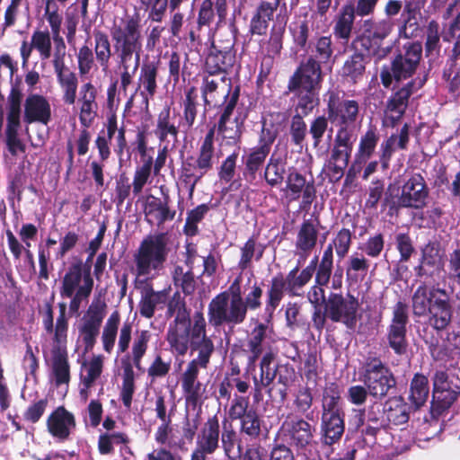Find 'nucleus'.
<instances>
[{"label": "nucleus", "mask_w": 460, "mask_h": 460, "mask_svg": "<svg viewBox=\"0 0 460 460\" xmlns=\"http://www.w3.org/2000/svg\"><path fill=\"white\" fill-rule=\"evenodd\" d=\"M111 36L118 55L120 74V85L126 91L140 64L143 47V35L139 22L134 18L114 22Z\"/></svg>", "instance_id": "obj_1"}, {"label": "nucleus", "mask_w": 460, "mask_h": 460, "mask_svg": "<svg viewBox=\"0 0 460 460\" xmlns=\"http://www.w3.org/2000/svg\"><path fill=\"white\" fill-rule=\"evenodd\" d=\"M169 253L166 234L149 235L145 238L134 254V273L139 281L155 279L164 269Z\"/></svg>", "instance_id": "obj_2"}, {"label": "nucleus", "mask_w": 460, "mask_h": 460, "mask_svg": "<svg viewBox=\"0 0 460 460\" xmlns=\"http://www.w3.org/2000/svg\"><path fill=\"white\" fill-rule=\"evenodd\" d=\"M208 323L214 327L223 324L237 325L244 322L246 316L243 306L241 277H237L228 290L217 294L208 305Z\"/></svg>", "instance_id": "obj_3"}, {"label": "nucleus", "mask_w": 460, "mask_h": 460, "mask_svg": "<svg viewBox=\"0 0 460 460\" xmlns=\"http://www.w3.org/2000/svg\"><path fill=\"white\" fill-rule=\"evenodd\" d=\"M415 315L430 314V324L437 330L445 329L451 320V309L447 293L443 289H429L420 286L412 296Z\"/></svg>", "instance_id": "obj_4"}, {"label": "nucleus", "mask_w": 460, "mask_h": 460, "mask_svg": "<svg viewBox=\"0 0 460 460\" xmlns=\"http://www.w3.org/2000/svg\"><path fill=\"white\" fill-rule=\"evenodd\" d=\"M62 91V100L65 104L75 105L78 111L81 125L88 128L93 122L98 109L96 102L97 90L92 83H85L79 89L76 100L78 79L76 75L58 80Z\"/></svg>", "instance_id": "obj_5"}, {"label": "nucleus", "mask_w": 460, "mask_h": 460, "mask_svg": "<svg viewBox=\"0 0 460 460\" xmlns=\"http://www.w3.org/2000/svg\"><path fill=\"white\" fill-rule=\"evenodd\" d=\"M152 333L147 330L137 331L132 341L131 349L126 359L122 360L123 376L120 397L123 404L129 408L135 392L134 367L144 372L142 359L146 354Z\"/></svg>", "instance_id": "obj_6"}, {"label": "nucleus", "mask_w": 460, "mask_h": 460, "mask_svg": "<svg viewBox=\"0 0 460 460\" xmlns=\"http://www.w3.org/2000/svg\"><path fill=\"white\" fill-rule=\"evenodd\" d=\"M93 279L89 270H84L81 262L71 265L61 279L60 296L69 298V311L77 314L81 305L90 296Z\"/></svg>", "instance_id": "obj_7"}, {"label": "nucleus", "mask_w": 460, "mask_h": 460, "mask_svg": "<svg viewBox=\"0 0 460 460\" xmlns=\"http://www.w3.org/2000/svg\"><path fill=\"white\" fill-rule=\"evenodd\" d=\"M394 26V22L388 18L379 21L372 19L363 21L360 42L368 56L380 60L390 53L392 47L384 46V40L393 31Z\"/></svg>", "instance_id": "obj_8"}, {"label": "nucleus", "mask_w": 460, "mask_h": 460, "mask_svg": "<svg viewBox=\"0 0 460 460\" xmlns=\"http://www.w3.org/2000/svg\"><path fill=\"white\" fill-rule=\"evenodd\" d=\"M404 49L403 54H399L394 59L391 67H383L381 70V82L386 88L391 86L394 79L401 81L411 76L420 63L422 53L420 43H409L404 46Z\"/></svg>", "instance_id": "obj_9"}, {"label": "nucleus", "mask_w": 460, "mask_h": 460, "mask_svg": "<svg viewBox=\"0 0 460 460\" xmlns=\"http://www.w3.org/2000/svg\"><path fill=\"white\" fill-rule=\"evenodd\" d=\"M132 324L129 322L121 324L120 314L118 311H113L102 327L101 341L103 350L111 354L119 335L117 352L118 354L125 353L128 349L132 340Z\"/></svg>", "instance_id": "obj_10"}, {"label": "nucleus", "mask_w": 460, "mask_h": 460, "mask_svg": "<svg viewBox=\"0 0 460 460\" xmlns=\"http://www.w3.org/2000/svg\"><path fill=\"white\" fill-rule=\"evenodd\" d=\"M194 315L190 317L185 309L179 310L171 323L166 340L172 354L186 355L191 343H193Z\"/></svg>", "instance_id": "obj_11"}, {"label": "nucleus", "mask_w": 460, "mask_h": 460, "mask_svg": "<svg viewBox=\"0 0 460 460\" xmlns=\"http://www.w3.org/2000/svg\"><path fill=\"white\" fill-rule=\"evenodd\" d=\"M359 303L350 295L345 296L331 293L326 301L327 316L334 323H341L348 329L354 330L360 315Z\"/></svg>", "instance_id": "obj_12"}, {"label": "nucleus", "mask_w": 460, "mask_h": 460, "mask_svg": "<svg viewBox=\"0 0 460 460\" xmlns=\"http://www.w3.org/2000/svg\"><path fill=\"white\" fill-rule=\"evenodd\" d=\"M190 348L192 351L197 352V356L187 366L206 369L215 351V345L207 334V323L201 312L194 314L193 343Z\"/></svg>", "instance_id": "obj_13"}, {"label": "nucleus", "mask_w": 460, "mask_h": 460, "mask_svg": "<svg viewBox=\"0 0 460 460\" xmlns=\"http://www.w3.org/2000/svg\"><path fill=\"white\" fill-rule=\"evenodd\" d=\"M361 380L367 387L369 395L376 399L385 396L395 385L390 370L377 358L366 364Z\"/></svg>", "instance_id": "obj_14"}, {"label": "nucleus", "mask_w": 460, "mask_h": 460, "mask_svg": "<svg viewBox=\"0 0 460 460\" xmlns=\"http://www.w3.org/2000/svg\"><path fill=\"white\" fill-rule=\"evenodd\" d=\"M238 97L237 92L232 94L218 120V134L228 144H237L242 137V128L245 118L241 114L234 116Z\"/></svg>", "instance_id": "obj_15"}, {"label": "nucleus", "mask_w": 460, "mask_h": 460, "mask_svg": "<svg viewBox=\"0 0 460 460\" xmlns=\"http://www.w3.org/2000/svg\"><path fill=\"white\" fill-rule=\"evenodd\" d=\"M409 321L407 305L399 301L393 307V317L387 330V339L390 347L396 354L406 351V326Z\"/></svg>", "instance_id": "obj_16"}, {"label": "nucleus", "mask_w": 460, "mask_h": 460, "mask_svg": "<svg viewBox=\"0 0 460 460\" xmlns=\"http://www.w3.org/2000/svg\"><path fill=\"white\" fill-rule=\"evenodd\" d=\"M328 117L333 123L341 127H349L358 119L359 106L354 100L339 101L334 92L329 93L327 102Z\"/></svg>", "instance_id": "obj_17"}, {"label": "nucleus", "mask_w": 460, "mask_h": 460, "mask_svg": "<svg viewBox=\"0 0 460 460\" xmlns=\"http://www.w3.org/2000/svg\"><path fill=\"white\" fill-rule=\"evenodd\" d=\"M428 194L429 190L424 178L415 173L402 186L397 202L400 207L420 208L425 205Z\"/></svg>", "instance_id": "obj_18"}, {"label": "nucleus", "mask_w": 460, "mask_h": 460, "mask_svg": "<svg viewBox=\"0 0 460 460\" xmlns=\"http://www.w3.org/2000/svg\"><path fill=\"white\" fill-rule=\"evenodd\" d=\"M22 119L26 125L38 123L48 126L52 120V109L49 99L38 93L29 94L23 103Z\"/></svg>", "instance_id": "obj_19"}, {"label": "nucleus", "mask_w": 460, "mask_h": 460, "mask_svg": "<svg viewBox=\"0 0 460 460\" xmlns=\"http://www.w3.org/2000/svg\"><path fill=\"white\" fill-rule=\"evenodd\" d=\"M322 69L318 61L310 58L300 65L288 82V89L320 90Z\"/></svg>", "instance_id": "obj_20"}, {"label": "nucleus", "mask_w": 460, "mask_h": 460, "mask_svg": "<svg viewBox=\"0 0 460 460\" xmlns=\"http://www.w3.org/2000/svg\"><path fill=\"white\" fill-rule=\"evenodd\" d=\"M283 192L289 201L297 200L302 196L304 207L310 205L315 198L314 181H306L305 177L296 171L288 172Z\"/></svg>", "instance_id": "obj_21"}, {"label": "nucleus", "mask_w": 460, "mask_h": 460, "mask_svg": "<svg viewBox=\"0 0 460 460\" xmlns=\"http://www.w3.org/2000/svg\"><path fill=\"white\" fill-rule=\"evenodd\" d=\"M280 436L291 446L305 447L312 438V427L303 419L288 417L280 428Z\"/></svg>", "instance_id": "obj_22"}, {"label": "nucleus", "mask_w": 460, "mask_h": 460, "mask_svg": "<svg viewBox=\"0 0 460 460\" xmlns=\"http://www.w3.org/2000/svg\"><path fill=\"white\" fill-rule=\"evenodd\" d=\"M59 315L54 325L53 311L51 307H48L43 319V326L48 333H53V349H66L68 318L66 316V305L65 303L58 304Z\"/></svg>", "instance_id": "obj_23"}, {"label": "nucleus", "mask_w": 460, "mask_h": 460, "mask_svg": "<svg viewBox=\"0 0 460 460\" xmlns=\"http://www.w3.org/2000/svg\"><path fill=\"white\" fill-rule=\"evenodd\" d=\"M104 357L94 355L88 361L82 364L80 372L79 395L83 402H86L91 395L92 388L100 378L103 368Z\"/></svg>", "instance_id": "obj_24"}, {"label": "nucleus", "mask_w": 460, "mask_h": 460, "mask_svg": "<svg viewBox=\"0 0 460 460\" xmlns=\"http://www.w3.org/2000/svg\"><path fill=\"white\" fill-rule=\"evenodd\" d=\"M219 423L216 417L209 419L198 438L197 447L191 460H206L207 454H212L218 447Z\"/></svg>", "instance_id": "obj_25"}, {"label": "nucleus", "mask_w": 460, "mask_h": 460, "mask_svg": "<svg viewBox=\"0 0 460 460\" xmlns=\"http://www.w3.org/2000/svg\"><path fill=\"white\" fill-rule=\"evenodd\" d=\"M47 429L52 437L66 440L75 429V418L65 407H58L47 419Z\"/></svg>", "instance_id": "obj_26"}, {"label": "nucleus", "mask_w": 460, "mask_h": 460, "mask_svg": "<svg viewBox=\"0 0 460 460\" xmlns=\"http://www.w3.org/2000/svg\"><path fill=\"white\" fill-rule=\"evenodd\" d=\"M320 222L317 218L305 219L297 230L296 237V254L306 258L317 243Z\"/></svg>", "instance_id": "obj_27"}, {"label": "nucleus", "mask_w": 460, "mask_h": 460, "mask_svg": "<svg viewBox=\"0 0 460 460\" xmlns=\"http://www.w3.org/2000/svg\"><path fill=\"white\" fill-rule=\"evenodd\" d=\"M199 370V368L186 366L181 379L183 396L188 403L194 406L202 402L206 391V386L198 379Z\"/></svg>", "instance_id": "obj_28"}, {"label": "nucleus", "mask_w": 460, "mask_h": 460, "mask_svg": "<svg viewBox=\"0 0 460 460\" xmlns=\"http://www.w3.org/2000/svg\"><path fill=\"white\" fill-rule=\"evenodd\" d=\"M197 252L194 248H187L186 266L176 265L172 270L174 285L181 288L182 292L190 295L194 292L196 281L192 273Z\"/></svg>", "instance_id": "obj_29"}, {"label": "nucleus", "mask_w": 460, "mask_h": 460, "mask_svg": "<svg viewBox=\"0 0 460 460\" xmlns=\"http://www.w3.org/2000/svg\"><path fill=\"white\" fill-rule=\"evenodd\" d=\"M415 82H410L405 86L394 93L387 102L386 120L394 126L402 117L408 106V100L413 93Z\"/></svg>", "instance_id": "obj_30"}, {"label": "nucleus", "mask_w": 460, "mask_h": 460, "mask_svg": "<svg viewBox=\"0 0 460 460\" xmlns=\"http://www.w3.org/2000/svg\"><path fill=\"white\" fill-rule=\"evenodd\" d=\"M146 220L150 224L158 226L164 222L172 220L175 217V210H171L166 200L162 201L155 196L147 197L144 208Z\"/></svg>", "instance_id": "obj_31"}, {"label": "nucleus", "mask_w": 460, "mask_h": 460, "mask_svg": "<svg viewBox=\"0 0 460 460\" xmlns=\"http://www.w3.org/2000/svg\"><path fill=\"white\" fill-rule=\"evenodd\" d=\"M433 398L441 403V407H449L457 398L456 387H452L444 371H438L433 380Z\"/></svg>", "instance_id": "obj_32"}, {"label": "nucleus", "mask_w": 460, "mask_h": 460, "mask_svg": "<svg viewBox=\"0 0 460 460\" xmlns=\"http://www.w3.org/2000/svg\"><path fill=\"white\" fill-rule=\"evenodd\" d=\"M322 442L332 446L340 440L344 432V422L341 414H322Z\"/></svg>", "instance_id": "obj_33"}, {"label": "nucleus", "mask_w": 460, "mask_h": 460, "mask_svg": "<svg viewBox=\"0 0 460 460\" xmlns=\"http://www.w3.org/2000/svg\"><path fill=\"white\" fill-rule=\"evenodd\" d=\"M409 142V127L405 124L399 135L393 134L380 146V162L384 169L388 168L391 157L397 148L405 149Z\"/></svg>", "instance_id": "obj_34"}, {"label": "nucleus", "mask_w": 460, "mask_h": 460, "mask_svg": "<svg viewBox=\"0 0 460 460\" xmlns=\"http://www.w3.org/2000/svg\"><path fill=\"white\" fill-rule=\"evenodd\" d=\"M441 256L438 245L434 243H428L422 249V257L420 265L418 266L417 274L419 276L432 277L439 273L441 266Z\"/></svg>", "instance_id": "obj_35"}, {"label": "nucleus", "mask_w": 460, "mask_h": 460, "mask_svg": "<svg viewBox=\"0 0 460 460\" xmlns=\"http://www.w3.org/2000/svg\"><path fill=\"white\" fill-rule=\"evenodd\" d=\"M168 293L163 291H154L152 288H146L142 293L139 303V313L146 318H151L157 308H163L166 304Z\"/></svg>", "instance_id": "obj_36"}, {"label": "nucleus", "mask_w": 460, "mask_h": 460, "mask_svg": "<svg viewBox=\"0 0 460 460\" xmlns=\"http://www.w3.org/2000/svg\"><path fill=\"white\" fill-rule=\"evenodd\" d=\"M52 376L56 385H67L70 380V366L66 349H52Z\"/></svg>", "instance_id": "obj_37"}, {"label": "nucleus", "mask_w": 460, "mask_h": 460, "mask_svg": "<svg viewBox=\"0 0 460 460\" xmlns=\"http://www.w3.org/2000/svg\"><path fill=\"white\" fill-rule=\"evenodd\" d=\"M156 76L157 66L154 63L146 64L141 67L138 77V89H140V94L145 99L146 104L156 92Z\"/></svg>", "instance_id": "obj_38"}, {"label": "nucleus", "mask_w": 460, "mask_h": 460, "mask_svg": "<svg viewBox=\"0 0 460 460\" xmlns=\"http://www.w3.org/2000/svg\"><path fill=\"white\" fill-rule=\"evenodd\" d=\"M269 326L265 323H259L255 326L247 340L244 351L248 353L249 362L254 364L263 350V341L267 336Z\"/></svg>", "instance_id": "obj_39"}, {"label": "nucleus", "mask_w": 460, "mask_h": 460, "mask_svg": "<svg viewBox=\"0 0 460 460\" xmlns=\"http://www.w3.org/2000/svg\"><path fill=\"white\" fill-rule=\"evenodd\" d=\"M354 19V7L351 5L342 6L339 14L335 18V24L333 28L335 37L347 42L350 38Z\"/></svg>", "instance_id": "obj_40"}, {"label": "nucleus", "mask_w": 460, "mask_h": 460, "mask_svg": "<svg viewBox=\"0 0 460 460\" xmlns=\"http://www.w3.org/2000/svg\"><path fill=\"white\" fill-rule=\"evenodd\" d=\"M233 62L234 57L230 51L211 52L206 59V70L210 75H225Z\"/></svg>", "instance_id": "obj_41"}, {"label": "nucleus", "mask_w": 460, "mask_h": 460, "mask_svg": "<svg viewBox=\"0 0 460 460\" xmlns=\"http://www.w3.org/2000/svg\"><path fill=\"white\" fill-rule=\"evenodd\" d=\"M214 157V129H210L206 135L199 152L195 164L197 171L205 174L213 166Z\"/></svg>", "instance_id": "obj_42"}, {"label": "nucleus", "mask_w": 460, "mask_h": 460, "mask_svg": "<svg viewBox=\"0 0 460 460\" xmlns=\"http://www.w3.org/2000/svg\"><path fill=\"white\" fill-rule=\"evenodd\" d=\"M378 140L379 136L375 129L369 128L360 137L354 163L358 165L366 163L373 155Z\"/></svg>", "instance_id": "obj_43"}, {"label": "nucleus", "mask_w": 460, "mask_h": 460, "mask_svg": "<svg viewBox=\"0 0 460 460\" xmlns=\"http://www.w3.org/2000/svg\"><path fill=\"white\" fill-rule=\"evenodd\" d=\"M106 307L101 296H94L82 318V324L100 329L106 314Z\"/></svg>", "instance_id": "obj_44"}, {"label": "nucleus", "mask_w": 460, "mask_h": 460, "mask_svg": "<svg viewBox=\"0 0 460 460\" xmlns=\"http://www.w3.org/2000/svg\"><path fill=\"white\" fill-rule=\"evenodd\" d=\"M285 172V160L272 154L264 171L265 181L271 187L278 186L282 183Z\"/></svg>", "instance_id": "obj_45"}, {"label": "nucleus", "mask_w": 460, "mask_h": 460, "mask_svg": "<svg viewBox=\"0 0 460 460\" xmlns=\"http://www.w3.org/2000/svg\"><path fill=\"white\" fill-rule=\"evenodd\" d=\"M155 133L161 141H165L168 137L177 138L178 128L175 125V119L171 117L170 108H164L159 113Z\"/></svg>", "instance_id": "obj_46"}, {"label": "nucleus", "mask_w": 460, "mask_h": 460, "mask_svg": "<svg viewBox=\"0 0 460 460\" xmlns=\"http://www.w3.org/2000/svg\"><path fill=\"white\" fill-rule=\"evenodd\" d=\"M93 40L96 59L103 70H106L111 57V46L109 37L105 32L95 30L93 31Z\"/></svg>", "instance_id": "obj_47"}, {"label": "nucleus", "mask_w": 460, "mask_h": 460, "mask_svg": "<svg viewBox=\"0 0 460 460\" xmlns=\"http://www.w3.org/2000/svg\"><path fill=\"white\" fill-rule=\"evenodd\" d=\"M22 94L17 90H12L7 97L6 128H20L22 117Z\"/></svg>", "instance_id": "obj_48"}, {"label": "nucleus", "mask_w": 460, "mask_h": 460, "mask_svg": "<svg viewBox=\"0 0 460 460\" xmlns=\"http://www.w3.org/2000/svg\"><path fill=\"white\" fill-rule=\"evenodd\" d=\"M341 399V389L335 383L328 384L323 394V414H341L339 402Z\"/></svg>", "instance_id": "obj_49"}, {"label": "nucleus", "mask_w": 460, "mask_h": 460, "mask_svg": "<svg viewBox=\"0 0 460 460\" xmlns=\"http://www.w3.org/2000/svg\"><path fill=\"white\" fill-rule=\"evenodd\" d=\"M297 97L296 109L301 110L304 116L309 114L319 102V90L289 89Z\"/></svg>", "instance_id": "obj_50"}, {"label": "nucleus", "mask_w": 460, "mask_h": 460, "mask_svg": "<svg viewBox=\"0 0 460 460\" xmlns=\"http://www.w3.org/2000/svg\"><path fill=\"white\" fill-rule=\"evenodd\" d=\"M429 390L428 378L416 374L411 383L410 400L417 407L423 405L428 398Z\"/></svg>", "instance_id": "obj_51"}, {"label": "nucleus", "mask_w": 460, "mask_h": 460, "mask_svg": "<svg viewBox=\"0 0 460 460\" xmlns=\"http://www.w3.org/2000/svg\"><path fill=\"white\" fill-rule=\"evenodd\" d=\"M286 283L282 278H274L271 281V286L268 291V300L265 306V311L270 317L273 314L275 309L279 306L284 296Z\"/></svg>", "instance_id": "obj_52"}, {"label": "nucleus", "mask_w": 460, "mask_h": 460, "mask_svg": "<svg viewBox=\"0 0 460 460\" xmlns=\"http://www.w3.org/2000/svg\"><path fill=\"white\" fill-rule=\"evenodd\" d=\"M128 441V437L123 432H106L99 437L98 449L102 455H108L112 453L114 445H126Z\"/></svg>", "instance_id": "obj_53"}, {"label": "nucleus", "mask_w": 460, "mask_h": 460, "mask_svg": "<svg viewBox=\"0 0 460 460\" xmlns=\"http://www.w3.org/2000/svg\"><path fill=\"white\" fill-rule=\"evenodd\" d=\"M333 255L332 244H328L323 252L321 262L318 266L315 283L319 285H326L329 280L332 270Z\"/></svg>", "instance_id": "obj_54"}, {"label": "nucleus", "mask_w": 460, "mask_h": 460, "mask_svg": "<svg viewBox=\"0 0 460 460\" xmlns=\"http://www.w3.org/2000/svg\"><path fill=\"white\" fill-rule=\"evenodd\" d=\"M153 168V158L147 157L143 164L136 168L132 187L134 194H139L148 182Z\"/></svg>", "instance_id": "obj_55"}, {"label": "nucleus", "mask_w": 460, "mask_h": 460, "mask_svg": "<svg viewBox=\"0 0 460 460\" xmlns=\"http://www.w3.org/2000/svg\"><path fill=\"white\" fill-rule=\"evenodd\" d=\"M51 35L48 30L45 31H35L32 33L31 40L32 46L39 52L40 58L42 60L48 59L51 56Z\"/></svg>", "instance_id": "obj_56"}, {"label": "nucleus", "mask_w": 460, "mask_h": 460, "mask_svg": "<svg viewBox=\"0 0 460 460\" xmlns=\"http://www.w3.org/2000/svg\"><path fill=\"white\" fill-rule=\"evenodd\" d=\"M264 248L261 244H257L253 239H249L241 249V258L238 266L241 270L247 269L253 256L259 261L262 257Z\"/></svg>", "instance_id": "obj_57"}, {"label": "nucleus", "mask_w": 460, "mask_h": 460, "mask_svg": "<svg viewBox=\"0 0 460 460\" xmlns=\"http://www.w3.org/2000/svg\"><path fill=\"white\" fill-rule=\"evenodd\" d=\"M66 45L65 43L55 44V52L53 55V66L57 79H61L75 75L65 63Z\"/></svg>", "instance_id": "obj_58"}, {"label": "nucleus", "mask_w": 460, "mask_h": 460, "mask_svg": "<svg viewBox=\"0 0 460 460\" xmlns=\"http://www.w3.org/2000/svg\"><path fill=\"white\" fill-rule=\"evenodd\" d=\"M269 154L270 151L263 149V147L255 146L251 148L244 161L246 171L254 177Z\"/></svg>", "instance_id": "obj_59"}, {"label": "nucleus", "mask_w": 460, "mask_h": 460, "mask_svg": "<svg viewBox=\"0 0 460 460\" xmlns=\"http://www.w3.org/2000/svg\"><path fill=\"white\" fill-rule=\"evenodd\" d=\"M310 270H302L298 274V268L296 267L287 275L284 280L287 289L292 294L296 295V291L303 288L311 279Z\"/></svg>", "instance_id": "obj_60"}, {"label": "nucleus", "mask_w": 460, "mask_h": 460, "mask_svg": "<svg viewBox=\"0 0 460 460\" xmlns=\"http://www.w3.org/2000/svg\"><path fill=\"white\" fill-rule=\"evenodd\" d=\"M392 403L394 406L391 405L386 412L387 420L395 425L406 423L409 420L408 406L397 400Z\"/></svg>", "instance_id": "obj_61"}, {"label": "nucleus", "mask_w": 460, "mask_h": 460, "mask_svg": "<svg viewBox=\"0 0 460 460\" xmlns=\"http://www.w3.org/2000/svg\"><path fill=\"white\" fill-rule=\"evenodd\" d=\"M439 423L438 420L432 421L423 420L415 434V439L419 447H423L422 442H427L434 438L439 431Z\"/></svg>", "instance_id": "obj_62"}, {"label": "nucleus", "mask_w": 460, "mask_h": 460, "mask_svg": "<svg viewBox=\"0 0 460 460\" xmlns=\"http://www.w3.org/2000/svg\"><path fill=\"white\" fill-rule=\"evenodd\" d=\"M242 431L251 437H257L261 432V420L257 412L251 409L242 419Z\"/></svg>", "instance_id": "obj_63"}, {"label": "nucleus", "mask_w": 460, "mask_h": 460, "mask_svg": "<svg viewBox=\"0 0 460 460\" xmlns=\"http://www.w3.org/2000/svg\"><path fill=\"white\" fill-rule=\"evenodd\" d=\"M203 173L197 171V164L190 162L182 165L181 177L183 181L189 186L190 196H192L195 187L199 180L203 177Z\"/></svg>", "instance_id": "obj_64"}]
</instances>
